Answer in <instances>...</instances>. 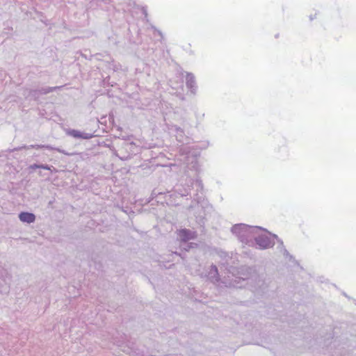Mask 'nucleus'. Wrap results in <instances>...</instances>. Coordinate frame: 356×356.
<instances>
[{
  "label": "nucleus",
  "instance_id": "dca6fc26",
  "mask_svg": "<svg viewBox=\"0 0 356 356\" xmlns=\"http://www.w3.org/2000/svg\"><path fill=\"white\" fill-rule=\"evenodd\" d=\"M196 185H197L199 188H200L201 189H202L203 186H202V181H201L197 180V181H196Z\"/></svg>",
  "mask_w": 356,
  "mask_h": 356
},
{
  "label": "nucleus",
  "instance_id": "2eb2a0df",
  "mask_svg": "<svg viewBox=\"0 0 356 356\" xmlns=\"http://www.w3.org/2000/svg\"><path fill=\"white\" fill-rule=\"evenodd\" d=\"M29 168L33 170L36 169V168H40V165L33 164V165H31Z\"/></svg>",
  "mask_w": 356,
  "mask_h": 356
},
{
  "label": "nucleus",
  "instance_id": "f257e3e1",
  "mask_svg": "<svg viewBox=\"0 0 356 356\" xmlns=\"http://www.w3.org/2000/svg\"><path fill=\"white\" fill-rule=\"evenodd\" d=\"M260 227H250L245 224H236L232 227V232L235 234L243 243L250 245L253 243L252 238L254 237L256 231L261 229Z\"/></svg>",
  "mask_w": 356,
  "mask_h": 356
},
{
  "label": "nucleus",
  "instance_id": "f3484780",
  "mask_svg": "<svg viewBox=\"0 0 356 356\" xmlns=\"http://www.w3.org/2000/svg\"><path fill=\"white\" fill-rule=\"evenodd\" d=\"M157 32L159 35H161V33L159 31H157Z\"/></svg>",
  "mask_w": 356,
  "mask_h": 356
},
{
  "label": "nucleus",
  "instance_id": "9d476101",
  "mask_svg": "<svg viewBox=\"0 0 356 356\" xmlns=\"http://www.w3.org/2000/svg\"><path fill=\"white\" fill-rule=\"evenodd\" d=\"M273 237L274 238H276V239L277 240V241L280 243V245L282 246V250H283V253H284V255H286V256L289 255V252H288V251L284 248L282 241V240H280V239H279V238H278V237H277V235H275V234H273Z\"/></svg>",
  "mask_w": 356,
  "mask_h": 356
},
{
  "label": "nucleus",
  "instance_id": "0eeeda50",
  "mask_svg": "<svg viewBox=\"0 0 356 356\" xmlns=\"http://www.w3.org/2000/svg\"><path fill=\"white\" fill-rule=\"evenodd\" d=\"M19 218L23 222L32 223L35 220V216L32 213L21 212Z\"/></svg>",
  "mask_w": 356,
  "mask_h": 356
},
{
  "label": "nucleus",
  "instance_id": "f8f14e48",
  "mask_svg": "<svg viewBox=\"0 0 356 356\" xmlns=\"http://www.w3.org/2000/svg\"><path fill=\"white\" fill-rule=\"evenodd\" d=\"M42 145H31L28 147L26 146H24L23 147H20L19 149H21L22 148H25V149H30V148H33V149H42Z\"/></svg>",
  "mask_w": 356,
  "mask_h": 356
},
{
  "label": "nucleus",
  "instance_id": "20e7f679",
  "mask_svg": "<svg viewBox=\"0 0 356 356\" xmlns=\"http://www.w3.org/2000/svg\"><path fill=\"white\" fill-rule=\"evenodd\" d=\"M178 236L179 237L181 241L186 242L187 241H189L191 239L195 238L196 233L195 232L184 229L178 232Z\"/></svg>",
  "mask_w": 356,
  "mask_h": 356
},
{
  "label": "nucleus",
  "instance_id": "4468645a",
  "mask_svg": "<svg viewBox=\"0 0 356 356\" xmlns=\"http://www.w3.org/2000/svg\"><path fill=\"white\" fill-rule=\"evenodd\" d=\"M197 245V243H191L190 245H187V246H188V248H185V247H184L183 248H184V250H188V248H194V247H196Z\"/></svg>",
  "mask_w": 356,
  "mask_h": 356
},
{
  "label": "nucleus",
  "instance_id": "7ed1b4c3",
  "mask_svg": "<svg viewBox=\"0 0 356 356\" xmlns=\"http://www.w3.org/2000/svg\"><path fill=\"white\" fill-rule=\"evenodd\" d=\"M66 134L68 136H70L74 138H81V139H90L92 138L93 135L89 133H83L79 130L76 129H67L66 131Z\"/></svg>",
  "mask_w": 356,
  "mask_h": 356
},
{
  "label": "nucleus",
  "instance_id": "39448f33",
  "mask_svg": "<svg viewBox=\"0 0 356 356\" xmlns=\"http://www.w3.org/2000/svg\"><path fill=\"white\" fill-rule=\"evenodd\" d=\"M207 277L211 282L214 284L218 283L220 277L216 266H211L209 271L208 272Z\"/></svg>",
  "mask_w": 356,
  "mask_h": 356
},
{
  "label": "nucleus",
  "instance_id": "9b49d317",
  "mask_svg": "<svg viewBox=\"0 0 356 356\" xmlns=\"http://www.w3.org/2000/svg\"><path fill=\"white\" fill-rule=\"evenodd\" d=\"M191 188H184V191L177 189V193L182 197L187 196L190 193Z\"/></svg>",
  "mask_w": 356,
  "mask_h": 356
},
{
  "label": "nucleus",
  "instance_id": "ddd939ff",
  "mask_svg": "<svg viewBox=\"0 0 356 356\" xmlns=\"http://www.w3.org/2000/svg\"><path fill=\"white\" fill-rule=\"evenodd\" d=\"M51 168H53L54 170L56 171V169L53 166H49L48 165H43V164L40 165V168H42L44 170H51Z\"/></svg>",
  "mask_w": 356,
  "mask_h": 356
},
{
  "label": "nucleus",
  "instance_id": "423d86ee",
  "mask_svg": "<svg viewBox=\"0 0 356 356\" xmlns=\"http://www.w3.org/2000/svg\"><path fill=\"white\" fill-rule=\"evenodd\" d=\"M186 79L187 88L191 90L192 93L195 94L197 86L194 75L192 73H187Z\"/></svg>",
  "mask_w": 356,
  "mask_h": 356
},
{
  "label": "nucleus",
  "instance_id": "6e6552de",
  "mask_svg": "<svg viewBox=\"0 0 356 356\" xmlns=\"http://www.w3.org/2000/svg\"><path fill=\"white\" fill-rule=\"evenodd\" d=\"M42 147L44 148V149H49V150H56L60 153H62V154H64L65 155H67V156H73V155H75L76 153H69V152H67L66 151H65L64 149H60V148H56V147H54L51 145H42Z\"/></svg>",
  "mask_w": 356,
  "mask_h": 356
},
{
  "label": "nucleus",
  "instance_id": "f03ea898",
  "mask_svg": "<svg viewBox=\"0 0 356 356\" xmlns=\"http://www.w3.org/2000/svg\"><path fill=\"white\" fill-rule=\"evenodd\" d=\"M255 243L260 249H267L274 245L275 242L266 234L254 237Z\"/></svg>",
  "mask_w": 356,
  "mask_h": 356
},
{
  "label": "nucleus",
  "instance_id": "1a4fd4ad",
  "mask_svg": "<svg viewBox=\"0 0 356 356\" xmlns=\"http://www.w3.org/2000/svg\"><path fill=\"white\" fill-rule=\"evenodd\" d=\"M62 87L63 86L48 87V88H42L40 92L41 94H47V93H49L51 92H53V91L56 90V89L60 88Z\"/></svg>",
  "mask_w": 356,
  "mask_h": 356
}]
</instances>
